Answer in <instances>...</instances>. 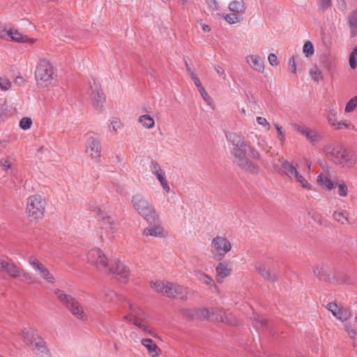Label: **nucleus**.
<instances>
[{
    "mask_svg": "<svg viewBox=\"0 0 357 357\" xmlns=\"http://www.w3.org/2000/svg\"><path fill=\"white\" fill-rule=\"evenodd\" d=\"M99 298L105 303L125 301L126 303L121 305V307L124 310L122 319L135 326L139 329V333L150 335L155 333L154 328L144 320L145 313L136 303L116 294L112 290L102 291Z\"/></svg>",
    "mask_w": 357,
    "mask_h": 357,
    "instance_id": "obj_1",
    "label": "nucleus"
},
{
    "mask_svg": "<svg viewBox=\"0 0 357 357\" xmlns=\"http://www.w3.org/2000/svg\"><path fill=\"white\" fill-rule=\"evenodd\" d=\"M227 138L233 145L231 154L234 155L236 165L245 172L257 174L259 171V165L248 157L259 159L260 153L251 144V142L246 141L241 135L234 132L227 135Z\"/></svg>",
    "mask_w": 357,
    "mask_h": 357,
    "instance_id": "obj_2",
    "label": "nucleus"
},
{
    "mask_svg": "<svg viewBox=\"0 0 357 357\" xmlns=\"http://www.w3.org/2000/svg\"><path fill=\"white\" fill-rule=\"evenodd\" d=\"M326 157L343 167H353L357 162V154L340 145L327 144L323 148Z\"/></svg>",
    "mask_w": 357,
    "mask_h": 357,
    "instance_id": "obj_3",
    "label": "nucleus"
},
{
    "mask_svg": "<svg viewBox=\"0 0 357 357\" xmlns=\"http://www.w3.org/2000/svg\"><path fill=\"white\" fill-rule=\"evenodd\" d=\"M55 77V69L50 61L40 59L36 68L35 77L37 84L42 87L51 85Z\"/></svg>",
    "mask_w": 357,
    "mask_h": 357,
    "instance_id": "obj_4",
    "label": "nucleus"
},
{
    "mask_svg": "<svg viewBox=\"0 0 357 357\" xmlns=\"http://www.w3.org/2000/svg\"><path fill=\"white\" fill-rule=\"evenodd\" d=\"M150 285L156 292L168 297L183 298L186 296V289L176 284L167 281L156 280L151 281Z\"/></svg>",
    "mask_w": 357,
    "mask_h": 357,
    "instance_id": "obj_5",
    "label": "nucleus"
},
{
    "mask_svg": "<svg viewBox=\"0 0 357 357\" xmlns=\"http://www.w3.org/2000/svg\"><path fill=\"white\" fill-rule=\"evenodd\" d=\"M26 211L31 220H36L44 216L46 208V200L40 195H30L26 198Z\"/></svg>",
    "mask_w": 357,
    "mask_h": 357,
    "instance_id": "obj_6",
    "label": "nucleus"
},
{
    "mask_svg": "<svg viewBox=\"0 0 357 357\" xmlns=\"http://www.w3.org/2000/svg\"><path fill=\"white\" fill-rule=\"evenodd\" d=\"M132 203L139 215L148 222H152L158 218V215L154 206L142 195H136L133 196Z\"/></svg>",
    "mask_w": 357,
    "mask_h": 357,
    "instance_id": "obj_7",
    "label": "nucleus"
},
{
    "mask_svg": "<svg viewBox=\"0 0 357 357\" xmlns=\"http://www.w3.org/2000/svg\"><path fill=\"white\" fill-rule=\"evenodd\" d=\"M58 299L68 308L71 314L77 319L86 320L87 317L82 305L73 297L66 294L63 291L56 289L54 291Z\"/></svg>",
    "mask_w": 357,
    "mask_h": 357,
    "instance_id": "obj_8",
    "label": "nucleus"
},
{
    "mask_svg": "<svg viewBox=\"0 0 357 357\" xmlns=\"http://www.w3.org/2000/svg\"><path fill=\"white\" fill-rule=\"evenodd\" d=\"M231 249L230 240L224 235H217L211 241V252L219 259H222Z\"/></svg>",
    "mask_w": 357,
    "mask_h": 357,
    "instance_id": "obj_9",
    "label": "nucleus"
},
{
    "mask_svg": "<svg viewBox=\"0 0 357 357\" xmlns=\"http://www.w3.org/2000/svg\"><path fill=\"white\" fill-rule=\"evenodd\" d=\"M88 262L96 266L100 271L107 272L110 264L104 252L100 248H94L89 250L87 253Z\"/></svg>",
    "mask_w": 357,
    "mask_h": 357,
    "instance_id": "obj_10",
    "label": "nucleus"
},
{
    "mask_svg": "<svg viewBox=\"0 0 357 357\" xmlns=\"http://www.w3.org/2000/svg\"><path fill=\"white\" fill-rule=\"evenodd\" d=\"M90 101L94 109L98 112H101L105 102V97L102 91L100 85L96 81L90 82L88 91Z\"/></svg>",
    "mask_w": 357,
    "mask_h": 357,
    "instance_id": "obj_11",
    "label": "nucleus"
},
{
    "mask_svg": "<svg viewBox=\"0 0 357 357\" xmlns=\"http://www.w3.org/2000/svg\"><path fill=\"white\" fill-rule=\"evenodd\" d=\"M106 273L112 275L117 280L122 283H126L130 275L129 268L116 258L110 259V264Z\"/></svg>",
    "mask_w": 357,
    "mask_h": 357,
    "instance_id": "obj_12",
    "label": "nucleus"
},
{
    "mask_svg": "<svg viewBox=\"0 0 357 357\" xmlns=\"http://www.w3.org/2000/svg\"><path fill=\"white\" fill-rule=\"evenodd\" d=\"M31 268L38 273L39 276L50 283L55 282V278L48 268L36 257L30 256L27 259Z\"/></svg>",
    "mask_w": 357,
    "mask_h": 357,
    "instance_id": "obj_13",
    "label": "nucleus"
},
{
    "mask_svg": "<svg viewBox=\"0 0 357 357\" xmlns=\"http://www.w3.org/2000/svg\"><path fill=\"white\" fill-rule=\"evenodd\" d=\"M326 308L344 325L349 322V319L351 317V312L349 308L338 305L334 302L328 303L326 305Z\"/></svg>",
    "mask_w": 357,
    "mask_h": 357,
    "instance_id": "obj_14",
    "label": "nucleus"
},
{
    "mask_svg": "<svg viewBox=\"0 0 357 357\" xmlns=\"http://www.w3.org/2000/svg\"><path fill=\"white\" fill-rule=\"evenodd\" d=\"M295 131L304 136L307 141L312 145H315L322 139L321 134L314 128L301 126L298 124L294 126Z\"/></svg>",
    "mask_w": 357,
    "mask_h": 357,
    "instance_id": "obj_15",
    "label": "nucleus"
},
{
    "mask_svg": "<svg viewBox=\"0 0 357 357\" xmlns=\"http://www.w3.org/2000/svg\"><path fill=\"white\" fill-rule=\"evenodd\" d=\"M102 225V234L101 238H103V234L106 235V238L112 240L114 237V234L117 231V224L114 220L107 214L102 215L101 219Z\"/></svg>",
    "mask_w": 357,
    "mask_h": 357,
    "instance_id": "obj_16",
    "label": "nucleus"
},
{
    "mask_svg": "<svg viewBox=\"0 0 357 357\" xmlns=\"http://www.w3.org/2000/svg\"><path fill=\"white\" fill-rule=\"evenodd\" d=\"M86 151L92 160L96 162L100 160L101 146L99 140L94 135L88 137Z\"/></svg>",
    "mask_w": 357,
    "mask_h": 357,
    "instance_id": "obj_17",
    "label": "nucleus"
},
{
    "mask_svg": "<svg viewBox=\"0 0 357 357\" xmlns=\"http://www.w3.org/2000/svg\"><path fill=\"white\" fill-rule=\"evenodd\" d=\"M150 170L159 181L164 192L165 193H169L171 189L167 180L165 172L155 162H151L150 165Z\"/></svg>",
    "mask_w": 357,
    "mask_h": 357,
    "instance_id": "obj_18",
    "label": "nucleus"
},
{
    "mask_svg": "<svg viewBox=\"0 0 357 357\" xmlns=\"http://www.w3.org/2000/svg\"><path fill=\"white\" fill-rule=\"evenodd\" d=\"M24 342L33 351L45 353L47 350L45 342L41 336H24Z\"/></svg>",
    "mask_w": 357,
    "mask_h": 357,
    "instance_id": "obj_19",
    "label": "nucleus"
},
{
    "mask_svg": "<svg viewBox=\"0 0 357 357\" xmlns=\"http://www.w3.org/2000/svg\"><path fill=\"white\" fill-rule=\"evenodd\" d=\"M22 270L13 261L0 258V271L7 273L13 278H19L21 276Z\"/></svg>",
    "mask_w": 357,
    "mask_h": 357,
    "instance_id": "obj_20",
    "label": "nucleus"
},
{
    "mask_svg": "<svg viewBox=\"0 0 357 357\" xmlns=\"http://www.w3.org/2000/svg\"><path fill=\"white\" fill-rule=\"evenodd\" d=\"M245 63L255 71L263 73L265 70L264 62L257 54H249L245 57Z\"/></svg>",
    "mask_w": 357,
    "mask_h": 357,
    "instance_id": "obj_21",
    "label": "nucleus"
},
{
    "mask_svg": "<svg viewBox=\"0 0 357 357\" xmlns=\"http://www.w3.org/2000/svg\"><path fill=\"white\" fill-rule=\"evenodd\" d=\"M142 234L145 236L165 238L167 236V231L160 225H153L145 228Z\"/></svg>",
    "mask_w": 357,
    "mask_h": 357,
    "instance_id": "obj_22",
    "label": "nucleus"
},
{
    "mask_svg": "<svg viewBox=\"0 0 357 357\" xmlns=\"http://www.w3.org/2000/svg\"><path fill=\"white\" fill-rule=\"evenodd\" d=\"M215 273L217 282L221 283L224 278L231 274V269L225 262H220L215 268Z\"/></svg>",
    "mask_w": 357,
    "mask_h": 357,
    "instance_id": "obj_23",
    "label": "nucleus"
},
{
    "mask_svg": "<svg viewBox=\"0 0 357 357\" xmlns=\"http://www.w3.org/2000/svg\"><path fill=\"white\" fill-rule=\"evenodd\" d=\"M349 36L354 38L357 36V9L349 13L347 16Z\"/></svg>",
    "mask_w": 357,
    "mask_h": 357,
    "instance_id": "obj_24",
    "label": "nucleus"
},
{
    "mask_svg": "<svg viewBox=\"0 0 357 357\" xmlns=\"http://www.w3.org/2000/svg\"><path fill=\"white\" fill-rule=\"evenodd\" d=\"M7 34L10 37L11 40L17 43H27L33 44L36 42L34 38H29L26 36H23L16 29H10L7 31Z\"/></svg>",
    "mask_w": 357,
    "mask_h": 357,
    "instance_id": "obj_25",
    "label": "nucleus"
},
{
    "mask_svg": "<svg viewBox=\"0 0 357 357\" xmlns=\"http://www.w3.org/2000/svg\"><path fill=\"white\" fill-rule=\"evenodd\" d=\"M194 275L195 278L201 282L205 284L208 287H213L216 291H218V288L215 283L214 282L212 278H211L207 274L204 273V272L201 271H195Z\"/></svg>",
    "mask_w": 357,
    "mask_h": 357,
    "instance_id": "obj_26",
    "label": "nucleus"
},
{
    "mask_svg": "<svg viewBox=\"0 0 357 357\" xmlns=\"http://www.w3.org/2000/svg\"><path fill=\"white\" fill-rule=\"evenodd\" d=\"M229 10L238 15H243L245 13L246 6L243 0H234L228 4Z\"/></svg>",
    "mask_w": 357,
    "mask_h": 357,
    "instance_id": "obj_27",
    "label": "nucleus"
},
{
    "mask_svg": "<svg viewBox=\"0 0 357 357\" xmlns=\"http://www.w3.org/2000/svg\"><path fill=\"white\" fill-rule=\"evenodd\" d=\"M142 344L147 349L149 356L155 357L158 355V347L155 342L149 338L142 340Z\"/></svg>",
    "mask_w": 357,
    "mask_h": 357,
    "instance_id": "obj_28",
    "label": "nucleus"
},
{
    "mask_svg": "<svg viewBox=\"0 0 357 357\" xmlns=\"http://www.w3.org/2000/svg\"><path fill=\"white\" fill-rule=\"evenodd\" d=\"M204 1L210 10L217 13H220L226 6L225 0H204Z\"/></svg>",
    "mask_w": 357,
    "mask_h": 357,
    "instance_id": "obj_29",
    "label": "nucleus"
},
{
    "mask_svg": "<svg viewBox=\"0 0 357 357\" xmlns=\"http://www.w3.org/2000/svg\"><path fill=\"white\" fill-rule=\"evenodd\" d=\"M255 270L261 274V275L270 281H274L275 280V276L271 273V271L267 269L263 264L260 263H257L255 265Z\"/></svg>",
    "mask_w": 357,
    "mask_h": 357,
    "instance_id": "obj_30",
    "label": "nucleus"
},
{
    "mask_svg": "<svg viewBox=\"0 0 357 357\" xmlns=\"http://www.w3.org/2000/svg\"><path fill=\"white\" fill-rule=\"evenodd\" d=\"M216 319L230 325L237 324L235 316L229 312H220V314H217Z\"/></svg>",
    "mask_w": 357,
    "mask_h": 357,
    "instance_id": "obj_31",
    "label": "nucleus"
},
{
    "mask_svg": "<svg viewBox=\"0 0 357 357\" xmlns=\"http://www.w3.org/2000/svg\"><path fill=\"white\" fill-rule=\"evenodd\" d=\"M348 212L342 209H337L333 213V219L342 225L349 223Z\"/></svg>",
    "mask_w": 357,
    "mask_h": 357,
    "instance_id": "obj_32",
    "label": "nucleus"
},
{
    "mask_svg": "<svg viewBox=\"0 0 357 357\" xmlns=\"http://www.w3.org/2000/svg\"><path fill=\"white\" fill-rule=\"evenodd\" d=\"M139 123L146 129H151L155 126L154 119L149 114H143L139 116Z\"/></svg>",
    "mask_w": 357,
    "mask_h": 357,
    "instance_id": "obj_33",
    "label": "nucleus"
},
{
    "mask_svg": "<svg viewBox=\"0 0 357 357\" xmlns=\"http://www.w3.org/2000/svg\"><path fill=\"white\" fill-rule=\"evenodd\" d=\"M317 183L328 190H331L334 188V183L331 181L328 176L326 174H320L317 176Z\"/></svg>",
    "mask_w": 357,
    "mask_h": 357,
    "instance_id": "obj_34",
    "label": "nucleus"
},
{
    "mask_svg": "<svg viewBox=\"0 0 357 357\" xmlns=\"http://www.w3.org/2000/svg\"><path fill=\"white\" fill-rule=\"evenodd\" d=\"M345 331L348 333L357 335V312L355 314L354 317L347 324H344Z\"/></svg>",
    "mask_w": 357,
    "mask_h": 357,
    "instance_id": "obj_35",
    "label": "nucleus"
},
{
    "mask_svg": "<svg viewBox=\"0 0 357 357\" xmlns=\"http://www.w3.org/2000/svg\"><path fill=\"white\" fill-rule=\"evenodd\" d=\"M123 127V124L119 118L113 116L109 119V128L110 130L116 132L119 130L122 129Z\"/></svg>",
    "mask_w": 357,
    "mask_h": 357,
    "instance_id": "obj_36",
    "label": "nucleus"
},
{
    "mask_svg": "<svg viewBox=\"0 0 357 357\" xmlns=\"http://www.w3.org/2000/svg\"><path fill=\"white\" fill-rule=\"evenodd\" d=\"M217 15L219 16H222L230 24H236L237 22H239L241 20L239 15L232 12L231 13L227 14H221V13H217Z\"/></svg>",
    "mask_w": 357,
    "mask_h": 357,
    "instance_id": "obj_37",
    "label": "nucleus"
},
{
    "mask_svg": "<svg viewBox=\"0 0 357 357\" xmlns=\"http://www.w3.org/2000/svg\"><path fill=\"white\" fill-rule=\"evenodd\" d=\"M253 325L257 328L263 331L264 328H268V321L263 316L257 315L254 319Z\"/></svg>",
    "mask_w": 357,
    "mask_h": 357,
    "instance_id": "obj_38",
    "label": "nucleus"
},
{
    "mask_svg": "<svg viewBox=\"0 0 357 357\" xmlns=\"http://www.w3.org/2000/svg\"><path fill=\"white\" fill-rule=\"evenodd\" d=\"M337 116H338V112L335 109L331 108V109H328L327 114H326V119H327V122L330 126L332 127L333 126V124L335 122H337V121H338Z\"/></svg>",
    "mask_w": 357,
    "mask_h": 357,
    "instance_id": "obj_39",
    "label": "nucleus"
},
{
    "mask_svg": "<svg viewBox=\"0 0 357 357\" xmlns=\"http://www.w3.org/2000/svg\"><path fill=\"white\" fill-rule=\"evenodd\" d=\"M199 93L202 97L204 102L213 109L215 108V106L213 103L212 98L208 95L205 89L202 86L198 89Z\"/></svg>",
    "mask_w": 357,
    "mask_h": 357,
    "instance_id": "obj_40",
    "label": "nucleus"
},
{
    "mask_svg": "<svg viewBox=\"0 0 357 357\" xmlns=\"http://www.w3.org/2000/svg\"><path fill=\"white\" fill-rule=\"evenodd\" d=\"M357 107V96L351 98L346 104L344 108L345 113H350L355 110Z\"/></svg>",
    "mask_w": 357,
    "mask_h": 357,
    "instance_id": "obj_41",
    "label": "nucleus"
},
{
    "mask_svg": "<svg viewBox=\"0 0 357 357\" xmlns=\"http://www.w3.org/2000/svg\"><path fill=\"white\" fill-rule=\"evenodd\" d=\"M303 52L306 57L311 56L314 54V46L310 41H307L304 43L303 47Z\"/></svg>",
    "mask_w": 357,
    "mask_h": 357,
    "instance_id": "obj_42",
    "label": "nucleus"
},
{
    "mask_svg": "<svg viewBox=\"0 0 357 357\" xmlns=\"http://www.w3.org/2000/svg\"><path fill=\"white\" fill-rule=\"evenodd\" d=\"M349 66L351 69H356L357 67V46L355 47L349 55Z\"/></svg>",
    "mask_w": 357,
    "mask_h": 357,
    "instance_id": "obj_43",
    "label": "nucleus"
},
{
    "mask_svg": "<svg viewBox=\"0 0 357 357\" xmlns=\"http://www.w3.org/2000/svg\"><path fill=\"white\" fill-rule=\"evenodd\" d=\"M12 87V83L9 79L5 77H0V89L3 91H7Z\"/></svg>",
    "mask_w": 357,
    "mask_h": 357,
    "instance_id": "obj_44",
    "label": "nucleus"
},
{
    "mask_svg": "<svg viewBox=\"0 0 357 357\" xmlns=\"http://www.w3.org/2000/svg\"><path fill=\"white\" fill-rule=\"evenodd\" d=\"M20 278H21L22 281L27 284H33L36 282V280L34 279L29 273L23 269L22 270L21 276Z\"/></svg>",
    "mask_w": 357,
    "mask_h": 357,
    "instance_id": "obj_45",
    "label": "nucleus"
},
{
    "mask_svg": "<svg viewBox=\"0 0 357 357\" xmlns=\"http://www.w3.org/2000/svg\"><path fill=\"white\" fill-rule=\"evenodd\" d=\"M212 314L213 312H211L208 309L203 308L197 311V317L198 319L204 320L209 318Z\"/></svg>",
    "mask_w": 357,
    "mask_h": 357,
    "instance_id": "obj_46",
    "label": "nucleus"
},
{
    "mask_svg": "<svg viewBox=\"0 0 357 357\" xmlns=\"http://www.w3.org/2000/svg\"><path fill=\"white\" fill-rule=\"evenodd\" d=\"M32 125V120L29 117H23L20 121V127L22 130H28Z\"/></svg>",
    "mask_w": 357,
    "mask_h": 357,
    "instance_id": "obj_47",
    "label": "nucleus"
},
{
    "mask_svg": "<svg viewBox=\"0 0 357 357\" xmlns=\"http://www.w3.org/2000/svg\"><path fill=\"white\" fill-rule=\"evenodd\" d=\"M310 75L312 77V78L316 82H318L319 80L322 79L321 71L317 67L310 70Z\"/></svg>",
    "mask_w": 357,
    "mask_h": 357,
    "instance_id": "obj_48",
    "label": "nucleus"
},
{
    "mask_svg": "<svg viewBox=\"0 0 357 357\" xmlns=\"http://www.w3.org/2000/svg\"><path fill=\"white\" fill-rule=\"evenodd\" d=\"M331 6V0H319L318 7L321 12L325 11Z\"/></svg>",
    "mask_w": 357,
    "mask_h": 357,
    "instance_id": "obj_49",
    "label": "nucleus"
},
{
    "mask_svg": "<svg viewBox=\"0 0 357 357\" xmlns=\"http://www.w3.org/2000/svg\"><path fill=\"white\" fill-rule=\"evenodd\" d=\"M282 167L287 174L291 176V174L296 169L291 163L287 161H284L282 163Z\"/></svg>",
    "mask_w": 357,
    "mask_h": 357,
    "instance_id": "obj_50",
    "label": "nucleus"
},
{
    "mask_svg": "<svg viewBox=\"0 0 357 357\" xmlns=\"http://www.w3.org/2000/svg\"><path fill=\"white\" fill-rule=\"evenodd\" d=\"M347 123H348V121H347V120H344V121H337V122H335L333 124L332 128H333L336 130H343V129H345L347 128Z\"/></svg>",
    "mask_w": 357,
    "mask_h": 357,
    "instance_id": "obj_51",
    "label": "nucleus"
},
{
    "mask_svg": "<svg viewBox=\"0 0 357 357\" xmlns=\"http://www.w3.org/2000/svg\"><path fill=\"white\" fill-rule=\"evenodd\" d=\"M297 183H298L302 188L306 190L311 189V185L307 182V181L301 175L298 176V178L296 180Z\"/></svg>",
    "mask_w": 357,
    "mask_h": 357,
    "instance_id": "obj_52",
    "label": "nucleus"
},
{
    "mask_svg": "<svg viewBox=\"0 0 357 357\" xmlns=\"http://www.w3.org/2000/svg\"><path fill=\"white\" fill-rule=\"evenodd\" d=\"M256 121L259 125L261 126L266 130H270V124L265 118L261 116H257Z\"/></svg>",
    "mask_w": 357,
    "mask_h": 357,
    "instance_id": "obj_53",
    "label": "nucleus"
},
{
    "mask_svg": "<svg viewBox=\"0 0 357 357\" xmlns=\"http://www.w3.org/2000/svg\"><path fill=\"white\" fill-rule=\"evenodd\" d=\"M268 61L271 66H278L279 61L275 54L271 53L268 56Z\"/></svg>",
    "mask_w": 357,
    "mask_h": 357,
    "instance_id": "obj_54",
    "label": "nucleus"
},
{
    "mask_svg": "<svg viewBox=\"0 0 357 357\" xmlns=\"http://www.w3.org/2000/svg\"><path fill=\"white\" fill-rule=\"evenodd\" d=\"M274 126L278 131L279 140L280 143L283 144L285 140V135L282 131V128L280 125L278 123H275Z\"/></svg>",
    "mask_w": 357,
    "mask_h": 357,
    "instance_id": "obj_55",
    "label": "nucleus"
},
{
    "mask_svg": "<svg viewBox=\"0 0 357 357\" xmlns=\"http://www.w3.org/2000/svg\"><path fill=\"white\" fill-rule=\"evenodd\" d=\"M337 193L341 197L347 195V186L345 183H340L337 186Z\"/></svg>",
    "mask_w": 357,
    "mask_h": 357,
    "instance_id": "obj_56",
    "label": "nucleus"
},
{
    "mask_svg": "<svg viewBox=\"0 0 357 357\" xmlns=\"http://www.w3.org/2000/svg\"><path fill=\"white\" fill-rule=\"evenodd\" d=\"M250 139H252V142H255L256 139V143L257 146L263 148L265 141L264 139L261 137V135H255L254 138L252 137H250Z\"/></svg>",
    "mask_w": 357,
    "mask_h": 357,
    "instance_id": "obj_57",
    "label": "nucleus"
},
{
    "mask_svg": "<svg viewBox=\"0 0 357 357\" xmlns=\"http://www.w3.org/2000/svg\"><path fill=\"white\" fill-rule=\"evenodd\" d=\"M288 66L289 68L291 69V71L292 73L296 74V65L295 62V59L294 56L290 58L288 61Z\"/></svg>",
    "mask_w": 357,
    "mask_h": 357,
    "instance_id": "obj_58",
    "label": "nucleus"
},
{
    "mask_svg": "<svg viewBox=\"0 0 357 357\" xmlns=\"http://www.w3.org/2000/svg\"><path fill=\"white\" fill-rule=\"evenodd\" d=\"M214 69L218 75L220 77H223L224 79L226 77L225 70L218 65L214 66Z\"/></svg>",
    "mask_w": 357,
    "mask_h": 357,
    "instance_id": "obj_59",
    "label": "nucleus"
},
{
    "mask_svg": "<svg viewBox=\"0 0 357 357\" xmlns=\"http://www.w3.org/2000/svg\"><path fill=\"white\" fill-rule=\"evenodd\" d=\"M7 31H6L5 29L0 26V38H4L6 36H8Z\"/></svg>",
    "mask_w": 357,
    "mask_h": 357,
    "instance_id": "obj_60",
    "label": "nucleus"
},
{
    "mask_svg": "<svg viewBox=\"0 0 357 357\" xmlns=\"http://www.w3.org/2000/svg\"><path fill=\"white\" fill-rule=\"evenodd\" d=\"M195 84L197 86V89L202 87L203 86L201 84V82L198 77L194 78L193 79Z\"/></svg>",
    "mask_w": 357,
    "mask_h": 357,
    "instance_id": "obj_61",
    "label": "nucleus"
},
{
    "mask_svg": "<svg viewBox=\"0 0 357 357\" xmlns=\"http://www.w3.org/2000/svg\"><path fill=\"white\" fill-rule=\"evenodd\" d=\"M313 272L317 276L319 277L321 275V268L319 266L315 267L313 269Z\"/></svg>",
    "mask_w": 357,
    "mask_h": 357,
    "instance_id": "obj_62",
    "label": "nucleus"
},
{
    "mask_svg": "<svg viewBox=\"0 0 357 357\" xmlns=\"http://www.w3.org/2000/svg\"><path fill=\"white\" fill-rule=\"evenodd\" d=\"M202 29L204 32H209L211 31L210 26L205 24H202Z\"/></svg>",
    "mask_w": 357,
    "mask_h": 357,
    "instance_id": "obj_63",
    "label": "nucleus"
},
{
    "mask_svg": "<svg viewBox=\"0 0 357 357\" xmlns=\"http://www.w3.org/2000/svg\"><path fill=\"white\" fill-rule=\"evenodd\" d=\"M353 344L355 350L357 352V336H353Z\"/></svg>",
    "mask_w": 357,
    "mask_h": 357,
    "instance_id": "obj_64",
    "label": "nucleus"
}]
</instances>
